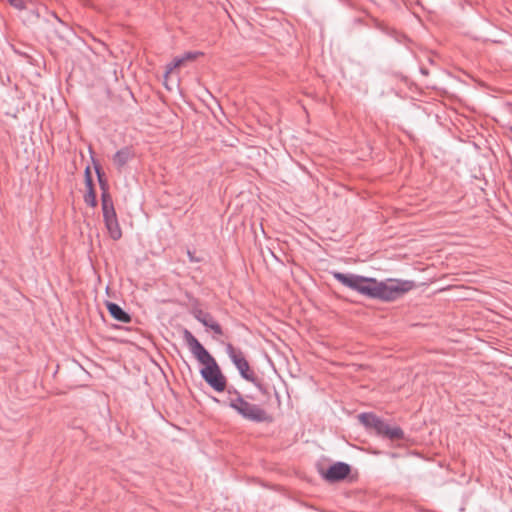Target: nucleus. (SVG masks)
<instances>
[{"label": "nucleus", "instance_id": "obj_13", "mask_svg": "<svg viewBox=\"0 0 512 512\" xmlns=\"http://www.w3.org/2000/svg\"><path fill=\"white\" fill-rule=\"evenodd\" d=\"M133 153L130 149L124 148L119 150L113 156V162L118 168H122L130 159H132Z\"/></svg>", "mask_w": 512, "mask_h": 512}, {"label": "nucleus", "instance_id": "obj_2", "mask_svg": "<svg viewBox=\"0 0 512 512\" xmlns=\"http://www.w3.org/2000/svg\"><path fill=\"white\" fill-rule=\"evenodd\" d=\"M183 338L193 356L204 367L200 370L202 378L217 392L226 389V378L222 374L214 357L204 348L198 339L187 329L183 331Z\"/></svg>", "mask_w": 512, "mask_h": 512}, {"label": "nucleus", "instance_id": "obj_12", "mask_svg": "<svg viewBox=\"0 0 512 512\" xmlns=\"http://www.w3.org/2000/svg\"><path fill=\"white\" fill-rule=\"evenodd\" d=\"M102 209L106 223L111 224L112 222H114L116 214L110 198L106 195H103Z\"/></svg>", "mask_w": 512, "mask_h": 512}, {"label": "nucleus", "instance_id": "obj_18", "mask_svg": "<svg viewBox=\"0 0 512 512\" xmlns=\"http://www.w3.org/2000/svg\"><path fill=\"white\" fill-rule=\"evenodd\" d=\"M187 255H188V257H189L190 262L198 263V262H201V261H202V259H201V258L196 257V256L194 255V253H193L192 251H190V250H187Z\"/></svg>", "mask_w": 512, "mask_h": 512}, {"label": "nucleus", "instance_id": "obj_3", "mask_svg": "<svg viewBox=\"0 0 512 512\" xmlns=\"http://www.w3.org/2000/svg\"><path fill=\"white\" fill-rule=\"evenodd\" d=\"M228 406L245 420L254 423H271L273 421L271 414L260 405L248 402L243 395L230 398Z\"/></svg>", "mask_w": 512, "mask_h": 512}, {"label": "nucleus", "instance_id": "obj_6", "mask_svg": "<svg viewBox=\"0 0 512 512\" xmlns=\"http://www.w3.org/2000/svg\"><path fill=\"white\" fill-rule=\"evenodd\" d=\"M360 423L369 431L381 436L385 428L386 421L373 413H361L358 415Z\"/></svg>", "mask_w": 512, "mask_h": 512}, {"label": "nucleus", "instance_id": "obj_17", "mask_svg": "<svg viewBox=\"0 0 512 512\" xmlns=\"http://www.w3.org/2000/svg\"><path fill=\"white\" fill-rule=\"evenodd\" d=\"M12 6H14L17 9H23L25 8L24 0H8Z\"/></svg>", "mask_w": 512, "mask_h": 512}, {"label": "nucleus", "instance_id": "obj_15", "mask_svg": "<svg viewBox=\"0 0 512 512\" xmlns=\"http://www.w3.org/2000/svg\"><path fill=\"white\" fill-rule=\"evenodd\" d=\"M251 382L262 394H267L268 390L265 385L254 375L253 380H248Z\"/></svg>", "mask_w": 512, "mask_h": 512}, {"label": "nucleus", "instance_id": "obj_11", "mask_svg": "<svg viewBox=\"0 0 512 512\" xmlns=\"http://www.w3.org/2000/svg\"><path fill=\"white\" fill-rule=\"evenodd\" d=\"M85 183H86L87 191L85 193L84 200H85L86 204H88L90 206H95L96 205V196H95V192L92 188V178H91V171H90L89 167H87L85 170Z\"/></svg>", "mask_w": 512, "mask_h": 512}, {"label": "nucleus", "instance_id": "obj_16", "mask_svg": "<svg viewBox=\"0 0 512 512\" xmlns=\"http://www.w3.org/2000/svg\"><path fill=\"white\" fill-rule=\"evenodd\" d=\"M227 394H228V397H227V404L229 403V399L230 398H237L238 395H242L237 389L235 388H229L227 390Z\"/></svg>", "mask_w": 512, "mask_h": 512}, {"label": "nucleus", "instance_id": "obj_5", "mask_svg": "<svg viewBox=\"0 0 512 512\" xmlns=\"http://www.w3.org/2000/svg\"><path fill=\"white\" fill-rule=\"evenodd\" d=\"M203 53L200 51L186 52L181 56L175 57L170 63L165 66L164 81L167 86L170 75L177 69L186 66L189 62H194L202 57Z\"/></svg>", "mask_w": 512, "mask_h": 512}, {"label": "nucleus", "instance_id": "obj_8", "mask_svg": "<svg viewBox=\"0 0 512 512\" xmlns=\"http://www.w3.org/2000/svg\"><path fill=\"white\" fill-rule=\"evenodd\" d=\"M192 314L195 319L202 323L205 327L211 329L216 335H223L222 327L215 321L213 316L201 309H194Z\"/></svg>", "mask_w": 512, "mask_h": 512}, {"label": "nucleus", "instance_id": "obj_1", "mask_svg": "<svg viewBox=\"0 0 512 512\" xmlns=\"http://www.w3.org/2000/svg\"><path fill=\"white\" fill-rule=\"evenodd\" d=\"M333 277L342 285L360 294L384 301H393L414 288V282L409 280H389L378 282L355 274L332 272Z\"/></svg>", "mask_w": 512, "mask_h": 512}, {"label": "nucleus", "instance_id": "obj_9", "mask_svg": "<svg viewBox=\"0 0 512 512\" xmlns=\"http://www.w3.org/2000/svg\"><path fill=\"white\" fill-rule=\"evenodd\" d=\"M107 309L110 315L117 321L123 323H129L131 321V316L125 312L118 304L113 302L107 303Z\"/></svg>", "mask_w": 512, "mask_h": 512}, {"label": "nucleus", "instance_id": "obj_7", "mask_svg": "<svg viewBox=\"0 0 512 512\" xmlns=\"http://www.w3.org/2000/svg\"><path fill=\"white\" fill-rule=\"evenodd\" d=\"M351 472V468L344 462H337L331 465L323 474L328 482H338L345 479Z\"/></svg>", "mask_w": 512, "mask_h": 512}, {"label": "nucleus", "instance_id": "obj_10", "mask_svg": "<svg viewBox=\"0 0 512 512\" xmlns=\"http://www.w3.org/2000/svg\"><path fill=\"white\" fill-rule=\"evenodd\" d=\"M380 437L391 441L403 440L405 438L404 431L399 426H390L386 423L385 428Z\"/></svg>", "mask_w": 512, "mask_h": 512}, {"label": "nucleus", "instance_id": "obj_19", "mask_svg": "<svg viewBox=\"0 0 512 512\" xmlns=\"http://www.w3.org/2000/svg\"><path fill=\"white\" fill-rule=\"evenodd\" d=\"M260 229L262 231L263 234H266L265 230H264V226L263 225H260Z\"/></svg>", "mask_w": 512, "mask_h": 512}, {"label": "nucleus", "instance_id": "obj_4", "mask_svg": "<svg viewBox=\"0 0 512 512\" xmlns=\"http://www.w3.org/2000/svg\"><path fill=\"white\" fill-rule=\"evenodd\" d=\"M226 352L238 369L240 375L245 380H253L254 372L250 369L248 361L245 359L243 353L240 350L234 348L232 344L226 345Z\"/></svg>", "mask_w": 512, "mask_h": 512}, {"label": "nucleus", "instance_id": "obj_14", "mask_svg": "<svg viewBox=\"0 0 512 512\" xmlns=\"http://www.w3.org/2000/svg\"><path fill=\"white\" fill-rule=\"evenodd\" d=\"M108 230L110 237L114 240H118L122 236L121 226H105Z\"/></svg>", "mask_w": 512, "mask_h": 512}]
</instances>
